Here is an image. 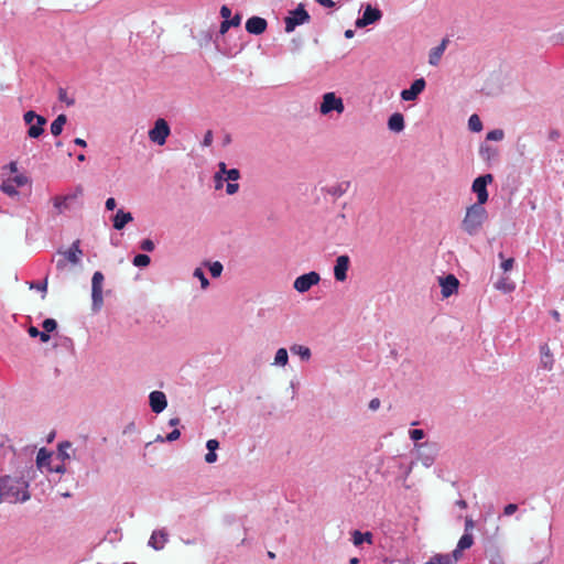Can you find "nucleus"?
Wrapping results in <instances>:
<instances>
[{"label": "nucleus", "instance_id": "1", "mask_svg": "<svg viewBox=\"0 0 564 564\" xmlns=\"http://www.w3.org/2000/svg\"><path fill=\"white\" fill-rule=\"evenodd\" d=\"M30 499L29 482L23 477H0V503L25 502Z\"/></svg>", "mask_w": 564, "mask_h": 564}, {"label": "nucleus", "instance_id": "2", "mask_svg": "<svg viewBox=\"0 0 564 564\" xmlns=\"http://www.w3.org/2000/svg\"><path fill=\"white\" fill-rule=\"evenodd\" d=\"M488 218V213L484 205L471 204L466 208L462 220V229L469 236H476L480 232L482 225Z\"/></svg>", "mask_w": 564, "mask_h": 564}, {"label": "nucleus", "instance_id": "3", "mask_svg": "<svg viewBox=\"0 0 564 564\" xmlns=\"http://www.w3.org/2000/svg\"><path fill=\"white\" fill-rule=\"evenodd\" d=\"M57 254L62 258L56 260V269L63 271L66 268L67 262L72 265H78L82 261L83 250L80 249V241L75 240L67 250H58Z\"/></svg>", "mask_w": 564, "mask_h": 564}, {"label": "nucleus", "instance_id": "4", "mask_svg": "<svg viewBox=\"0 0 564 564\" xmlns=\"http://www.w3.org/2000/svg\"><path fill=\"white\" fill-rule=\"evenodd\" d=\"M23 120L29 126L26 134L31 139L40 138L44 132V126L46 124L45 117L37 115L33 110L24 112Z\"/></svg>", "mask_w": 564, "mask_h": 564}, {"label": "nucleus", "instance_id": "5", "mask_svg": "<svg viewBox=\"0 0 564 564\" xmlns=\"http://www.w3.org/2000/svg\"><path fill=\"white\" fill-rule=\"evenodd\" d=\"M170 134H171L170 124L163 118L156 119L154 121L153 127L148 132L150 141L160 147H162L166 143V139Z\"/></svg>", "mask_w": 564, "mask_h": 564}, {"label": "nucleus", "instance_id": "6", "mask_svg": "<svg viewBox=\"0 0 564 564\" xmlns=\"http://www.w3.org/2000/svg\"><path fill=\"white\" fill-rule=\"evenodd\" d=\"M311 19L308 12L304 9L303 4H300L296 9L290 12V14L284 19L285 23V32H293L296 26L302 25L308 22Z\"/></svg>", "mask_w": 564, "mask_h": 564}, {"label": "nucleus", "instance_id": "7", "mask_svg": "<svg viewBox=\"0 0 564 564\" xmlns=\"http://www.w3.org/2000/svg\"><path fill=\"white\" fill-rule=\"evenodd\" d=\"M416 448L417 459L423 466L431 467L438 454V445L436 443L425 442L416 445Z\"/></svg>", "mask_w": 564, "mask_h": 564}, {"label": "nucleus", "instance_id": "8", "mask_svg": "<svg viewBox=\"0 0 564 564\" xmlns=\"http://www.w3.org/2000/svg\"><path fill=\"white\" fill-rule=\"evenodd\" d=\"M344 110V101L340 97H337L335 93H326L323 95V101L319 107V112L322 115H328L332 111L343 113Z\"/></svg>", "mask_w": 564, "mask_h": 564}, {"label": "nucleus", "instance_id": "9", "mask_svg": "<svg viewBox=\"0 0 564 564\" xmlns=\"http://www.w3.org/2000/svg\"><path fill=\"white\" fill-rule=\"evenodd\" d=\"M492 182L491 174L480 175L474 180L471 191L477 195V202L475 204L484 205L488 200L487 185Z\"/></svg>", "mask_w": 564, "mask_h": 564}, {"label": "nucleus", "instance_id": "10", "mask_svg": "<svg viewBox=\"0 0 564 564\" xmlns=\"http://www.w3.org/2000/svg\"><path fill=\"white\" fill-rule=\"evenodd\" d=\"M321 281V275L316 271H310L297 276L294 280L293 288L299 293H305L310 291L314 285H317Z\"/></svg>", "mask_w": 564, "mask_h": 564}, {"label": "nucleus", "instance_id": "11", "mask_svg": "<svg viewBox=\"0 0 564 564\" xmlns=\"http://www.w3.org/2000/svg\"><path fill=\"white\" fill-rule=\"evenodd\" d=\"M104 274L100 271H96L93 274L91 279V300H93V308L95 311L100 310L104 303L102 299V283H104Z\"/></svg>", "mask_w": 564, "mask_h": 564}, {"label": "nucleus", "instance_id": "12", "mask_svg": "<svg viewBox=\"0 0 564 564\" xmlns=\"http://www.w3.org/2000/svg\"><path fill=\"white\" fill-rule=\"evenodd\" d=\"M382 18V12L379 8L371 4L365 6L364 13L356 20V28L362 29L370 24L378 22Z\"/></svg>", "mask_w": 564, "mask_h": 564}, {"label": "nucleus", "instance_id": "13", "mask_svg": "<svg viewBox=\"0 0 564 564\" xmlns=\"http://www.w3.org/2000/svg\"><path fill=\"white\" fill-rule=\"evenodd\" d=\"M426 87V82L423 77L415 79L410 88L403 89L400 93V97L404 101H414L417 99L419 95L424 91Z\"/></svg>", "mask_w": 564, "mask_h": 564}, {"label": "nucleus", "instance_id": "14", "mask_svg": "<svg viewBox=\"0 0 564 564\" xmlns=\"http://www.w3.org/2000/svg\"><path fill=\"white\" fill-rule=\"evenodd\" d=\"M82 194V188L78 187L75 193L67 195H58L53 198L54 208L58 214L69 209L70 202L75 200Z\"/></svg>", "mask_w": 564, "mask_h": 564}, {"label": "nucleus", "instance_id": "15", "mask_svg": "<svg viewBox=\"0 0 564 564\" xmlns=\"http://www.w3.org/2000/svg\"><path fill=\"white\" fill-rule=\"evenodd\" d=\"M350 259L347 254L338 256L334 265V278L338 282H344L347 279V271L349 269Z\"/></svg>", "mask_w": 564, "mask_h": 564}, {"label": "nucleus", "instance_id": "16", "mask_svg": "<svg viewBox=\"0 0 564 564\" xmlns=\"http://www.w3.org/2000/svg\"><path fill=\"white\" fill-rule=\"evenodd\" d=\"M169 541V533L165 529L154 530L149 539L148 545L155 551L164 549Z\"/></svg>", "mask_w": 564, "mask_h": 564}, {"label": "nucleus", "instance_id": "17", "mask_svg": "<svg viewBox=\"0 0 564 564\" xmlns=\"http://www.w3.org/2000/svg\"><path fill=\"white\" fill-rule=\"evenodd\" d=\"M246 31L253 35L262 34L267 28L268 22L261 17H251L246 21Z\"/></svg>", "mask_w": 564, "mask_h": 564}, {"label": "nucleus", "instance_id": "18", "mask_svg": "<svg viewBox=\"0 0 564 564\" xmlns=\"http://www.w3.org/2000/svg\"><path fill=\"white\" fill-rule=\"evenodd\" d=\"M440 285L442 295L448 297L457 291L459 282L455 275L448 274L444 278H440Z\"/></svg>", "mask_w": 564, "mask_h": 564}, {"label": "nucleus", "instance_id": "19", "mask_svg": "<svg viewBox=\"0 0 564 564\" xmlns=\"http://www.w3.org/2000/svg\"><path fill=\"white\" fill-rule=\"evenodd\" d=\"M151 410L159 414L163 412L167 405L166 395L162 391H152L149 395Z\"/></svg>", "mask_w": 564, "mask_h": 564}, {"label": "nucleus", "instance_id": "20", "mask_svg": "<svg viewBox=\"0 0 564 564\" xmlns=\"http://www.w3.org/2000/svg\"><path fill=\"white\" fill-rule=\"evenodd\" d=\"M447 43H448V40L443 39L442 42L437 46L433 47L430 51V54H429V64L430 65L437 66L440 64V61L447 47Z\"/></svg>", "mask_w": 564, "mask_h": 564}, {"label": "nucleus", "instance_id": "21", "mask_svg": "<svg viewBox=\"0 0 564 564\" xmlns=\"http://www.w3.org/2000/svg\"><path fill=\"white\" fill-rule=\"evenodd\" d=\"M133 217L130 212H124L123 209H118L115 217H113V228L116 230H121L124 228V226L132 221Z\"/></svg>", "mask_w": 564, "mask_h": 564}, {"label": "nucleus", "instance_id": "22", "mask_svg": "<svg viewBox=\"0 0 564 564\" xmlns=\"http://www.w3.org/2000/svg\"><path fill=\"white\" fill-rule=\"evenodd\" d=\"M404 117L400 112L392 113L388 119V128L393 132H401L404 130Z\"/></svg>", "mask_w": 564, "mask_h": 564}, {"label": "nucleus", "instance_id": "23", "mask_svg": "<svg viewBox=\"0 0 564 564\" xmlns=\"http://www.w3.org/2000/svg\"><path fill=\"white\" fill-rule=\"evenodd\" d=\"M351 541L355 546H360L362 543L372 544L373 535L371 532H361L359 530H354L351 532Z\"/></svg>", "mask_w": 564, "mask_h": 564}, {"label": "nucleus", "instance_id": "24", "mask_svg": "<svg viewBox=\"0 0 564 564\" xmlns=\"http://www.w3.org/2000/svg\"><path fill=\"white\" fill-rule=\"evenodd\" d=\"M290 351L291 354L299 356L304 361H308L312 357L311 349L304 345L294 344L290 347Z\"/></svg>", "mask_w": 564, "mask_h": 564}, {"label": "nucleus", "instance_id": "25", "mask_svg": "<svg viewBox=\"0 0 564 564\" xmlns=\"http://www.w3.org/2000/svg\"><path fill=\"white\" fill-rule=\"evenodd\" d=\"M540 351H541V364L542 366L545 368V369H552L553 367V356L550 351V348L547 345H543L541 346L540 348Z\"/></svg>", "mask_w": 564, "mask_h": 564}, {"label": "nucleus", "instance_id": "26", "mask_svg": "<svg viewBox=\"0 0 564 564\" xmlns=\"http://www.w3.org/2000/svg\"><path fill=\"white\" fill-rule=\"evenodd\" d=\"M479 154L485 161H491L495 160L498 155V151L496 148L484 143L479 148Z\"/></svg>", "mask_w": 564, "mask_h": 564}, {"label": "nucleus", "instance_id": "27", "mask_svg": "<svg viewBox=\"0 0 564 564\" xmlns=\"http://www.w3.org/2000/svg\"><path fill=\"white\" fill-rule=\"evenodd\" d=\"M67 121L65 115H58L55 120L51 123V133L55 137L59 135L63 131V128Z\"/></svg>", "mask_w": 564, "mask_h": 564}, {"label": "nucleus", "instance_id": "28", "mask_svg": "<svg viewBox=\"0 0 564 564\" xmlns=\"http://www.w3.org/2000/svg\"><path fill=\"white\" fill-rule=\"evenodd\" d=\"M241 23V17L239 14H236L235 17H232L231 19H228V20H224L221 23H220V26H219V34L220 35H224L225 33L228 32V30L231 28V26H239Z\"/></svg>", "mask_w": 564, "mask_h": 564}, {"label": "nucleus", "instance_id": "29", "mask_svg": "<svg viewBox=\"0 0 564 564\" xmlns=\"http://www.w3.org/2000/svg\"><path fill=\"white\" fill-rule=\"evenodd\" d=\"M289 364V354L285 348H279L275 352L273 366L285 367Z\"/></svg>", "mask_w": 564, "mask_h": 564}, {"label": "nucleus", "instance_id": "30", "mask_svg": "<svg viewBox=\"0 0 564 564\" xmlns=\"http://www.w3.org/2000/svg\"><path fill=\"white\" fill-rule=\"evenodd\" d=\"M426 564H454V560L448 554L437 553L429 558Z\"/></svg>", "mask_w": 564, "mask_h": 564}, {"label": "nucleus", "instance_id": "31", "mask_svg": "<svg viewBox=\"0 0 564 564\" xmlns=\"http://www.w3.org/2000/svg\"><path fill=\"white\" fill-rule=\"evenodd\" d=\"M17 187L18 186L11 178L3 181L0 185V189L11 197L17 196L19 194Z\"/></svg>", "mask_w": 564, "mask_h": 564}, {"label": "nucleus", "instance_id": "32", "mask_svg": "<svg viewBox=\"0 0 564 564\" xmlns=\"http://www.w3.org/2000/svg\"><path fill=\"white\" fill-rule=\"evenodd\" d=\"M474 544V536L471 533H464L460 539L458 540V543H457V547L459 550H467L469 547H471V545Z\"/></svg>", "mask_w": 564, "mask_h": 564}, {"label": "nucleus", "instance_id": "33", "mask_svg": "<svg viewBox=\"0 0 564 564\" xmlns=\"http://www.w3.org/2000/svg\"><path fill=\"white\" fill-rule=\"evenodd\" d=\"M468 128L473 132H480L482 130V123L478 115L474 113L469 117Z\"/></svg>", "mask_w": 564, "mask_h": 564}, {"label": "nucleus", "instance_id": "34", "mask_svg": "<svg viewBox=\"0 0 564 564\" xmlns=\"http://www.w3.org/2000/svg\"><path fill=\"white\" fill-rule=\"evenodd\" d=\"M150 261H151V259L148 254L139 253V254L134 256L132 263L134 267L143 268V267L149 265Z\"/></svg>", "mask_w": 564, "mask_h": 564}, {"label": "nucleus", "instance_id": "35", "mask_svg": "<svg viewBox=\"0 0 564 564\" xmlns=\"http://www.w3.org/2000/svg\"><path fill=\"white\" fill-rule=\"evenodd\" d=\"M193 276L199 280L202 289L205 290L209 286V281L202 268H196L193 272Z\"/></svg>", "mask_w": 564, "mask_h": 564}, {"label": "nucleus", "instance_id": "36", "mask_svg": "<svg viewBox=\"0 0 564 564\" xmlns=\"http://www.w3.org/2000/svg\"><path fill=\"white\" fill-rule=\"evenodd\" d=\"M51 459V453L46 448H41L37 452L36 463L40 467L44 466Z\"/></svg>", "mask_w": 564, "mask_h": 564}, {"label": "nucleus", "instance_id": "37", "mask_svg": "<svg viewBox=\"0 0 564 564\" xmlns=\"http://www.w3.org/2000/svg\"><path fill=\"white\" fill-rule=\"evenodd\" d=\"M496 289L509 293L514 290V284L512 282H508L507 279L502 278L496 283Z\"/></svg>", "mask_w": 564, "mask_h": 564}, {"label": "nucleus", "instance_id": "38", "mask_svg": "<svg viewBox=\"0 0 564 564\" xmlns=\"http://www.w3.org/2000/svg\"><path fill=\"white\" fill-rule=\"evenodd\" d=\"M181 436V432L180 430L177 429H174L171 433H169L165 437H162L161 435H159L156 438H155V442H174L176 440H178Z\"/></svg>", "mask_w": 564, "mask_h": 564}, {"label": "nucleus", "instance_id": "39", "mask_svg": "<svg viewBox=\"0 0 564 564\" xmlns=\"http://www.w3.org/2000/svg\"><path fill=\"white\" fill-rule=\"evenodd\" d=\"M208 268L213 278L220 276L224 270V267L219 261L208 263Z\"/></svg>", "mask_w": 564, "mask_h": 564}, {"label": "nucleus", "instance_id": "40", "mask_svg": "<svg viewBox=\"0 0 564 564\" xmlns=\"http://www.w3.org/2000/svg\"><path fill=\"white\" fill-rule=\"evenodd\" d=\"M505 138V132L502 129H494L489 131L486 135L487 141H501Z\"/></svg>", "mask_w": 564, "mask_h": 564}, {"label": "nucleus", "instance_id": "41", "mask_svg": "<svg viewBox=\"0 0 564 564\" xmlns=\"http://www.w3.org/2000/svg\"><path fill=\"white\" fill-rule=\"evenodd\" d=\"M70 446L72 444L69 442H62L58 445V456H61L63 460L69 458V454L67 451L70 448Z\"/></svg>", "mask_w": 564, "mask_h": 564}, {"label": "nucleus", "instance_id": "42", "mask_svg": "<svg viewBox=\"0 0 564 564\" xmlns=\"http://www.w3.org/2000/svg\"><path fill=\"white\" fill-rule=\"evenodd\" d=\"M42 327H43L44 330H46L48 333H52V332H54L56 329L57 323L53 318H46V319L43 321Z\"/></svg>", "mask_w": 564, "mask_h": 564}, {"label": "nucleus", "instance_id": "43", "mask_svg": "<svg viewBox=\"0 0 564 564\" xmlns=\"http://www.w3.org/2000/svg\"><path fill=\"white\" fill-rule=\"evenodd\" d=\"M224 177L225 181L235 182L240 177V172L237 169H229Z\"/></svg>", "mask_w": 564, "mask_h": 564}, {"label": "nucleus", "instance_id": "44", "mask_svg": "<svg viewBox=\"0 0 564 564\" xmlns=\"http://www.w3.org/2000/svg\"><path fill=\"white\" fill-rule=\"evenodd\" d=\"M58 99L66 102L67 106L74 105V99L67 97V93L64 88L58 89Z\"/></svg>", "mask_w": 564, "mask_h": 564}, {"label": "nucleus", "instance_id": "45", "mask_svg": "<svg viewBox=\"0 0 564 564\" xmlns=\"http://www.w3.org/2000/svg\"><path fill=\"white\" fill-rule=\"evenodd\" d=\"M140 248L143 251L151 252V251L154 250L155 246H154V242L151 239H144V240L141 241Z\"/></svg>", "mask_w": 564, "mask_h": 564}, {"label": "nucleus", "instance_id": "46", "mask_svg": "<svg viewBox=\"0 0 564 564\" xmlns=\"http://www.w3.org/2000/svg\"><path fill=\"white\" fill-rule=\"evenodd\" d=\"M489 564H506V563H505L503 556L500 553L496 552L490 555Z\"/></svg>", "mask_w": 564, "mask_h": 564}, {"label": "nucleus", "instance_id": "47", "mask_svg": "<svg viewBox=\"0 0 564 564\" xmlns=\"http://www.w3.org/2000/svg\"><path fill=\"white\" fill-rule=\"evenodd\" d=\"M518 511V505L516 503H509L503 508L502 514L506 517H510Z\"/></svg>", "mask_w": 564, "mask_h": 564}, {"label": "nucleus", "instance_id": "48", "mask_svg": "<svg viewBox=\"0 0 564 564\" xmlns=\"http://www.w3.org/2000/svg\"><path fill=\"white\" fill-rule=\"evenodd\" d=\"M411 440L417 442L424 437V431L420 429L410 430Z\"/></svg>", "mask_w": 564, "mask_h": 564}, {"label": "nucleus", "instance_id": "49", "mask_svg": "<svg viewBox=\"0 0 564 564\" xmlns=\"http://www.w3.org/2000/svg\"><path fill=\"white\" fill-rule=\"evenodd\" d=\"M513 264H514V259L513 258H508V259H503L502 260L500 267H501V269L505 272H508V271H510L513 268Z\"/></svg>", "mask_w": 564, "mask_h": 564}, {"label": "nucleus", "instance_id": "50", "mask_svg": "<svg viewBox=\"0 0 564 564\" xmlns=\"http://www.w3.org/2000/svg\"><path fill=\"white\" fill-rule=\"evenodd\" d=\"M18 187H21L28 183V177L24 175H15L11 178Z\"/></svg>", "mask_w": 564, "mask_h": 564}, {"label": "nucleus", "instance_id": "51", "mask_svg": "<svg viewBox=\"0 0 564 564\" xmlns=\"http://www.w3.org/2000/svg\"><path fill=\"white\" fill-rule=\"evenodd\" d=\"M239 189V185L237 183H234V182H228L227 183V186H226V192L228 195H234L238 192Z\"/></svg>", "mask_w": 564, "mask_h": 564}, {"label": "nucleus", "instance_id": "52", "mask_svg": "<svg viewBox=\"0 0 564 564\" xmlns=\"http://www.w3.org/2000/svg\"><path fill=\"white\" fill-rule=\"evenodd\" d=\"M219 447V442L215 438L208 440L206 443V448L209 452H216V449Z\"/></svg>", "mask_w": 564, "mask_h": 564}, {"label": "nucleus", "instance_id": "53", "mask_svg": "<svg viewBox=\"0 0 564 564\" xmlns=\"http://www.w3.org/2000/svg\"><path fill=\"white\" fill-rule=\"evenodd\" d=\"M214 181H215V188L220 189L224 185L225 177L223 175H220V173H216Z\"/></svg>", "mask_w": 564, "mask_h": 564}, {"label": "nucleus", "instance_id": "54", "mask_svg": "<svg viewBox=\"0 0 564 564\" xmlns=\"http://www.w3.org/2000/svg\"><path fill=\"white\" fill-rule=\"evenodd\" d=\"M463 550H459L457 546L452 553H447L451 558L454 560V564L458 562V560L462 557Z\"/></svg>", "mask_w": 564, "mask_h": 564}, {"label": "nucleus", "instance_id": "55", "mask_svg": "<svg viewBox=\"0 0 564 564\" xmlns=\"http://www.w3.org/2000/svg\"><path fill=\"white\" fill-rule=\"evenodd\" d=\"M31 289H36V290H40V291L46 292V289H47V280L45 279L43 282L32 283V284H31Z\"/></svg>", "mask_w": 564, "mask_h": 564}, {"label": "nucleus", "instance_id": "56", "mask_svg": "<svg viewBox=\"0 0 564 564\" xmlns=\"http://www.w3.org/2000/svg\"><path fill=\"white\" fill-rule=\"evenodd\" d=\"M218 456L216 454V452H209L205 455V462L208 463V464H213L217 460Z\"/></svg>", "mask_w": 564, "mask_h": 564}, {"label": "nucleus", "instance_id": "57", "mask_svg": "<svg viewBox=\"0 0 564 564\" xmlns=\"http://www.w3.org/2000/svg\"><path fill=\"white\" fill-rule=\"evenodd\" d=\"M117 206L116 199L113 197L107 198L105 203V207L107 210H113Z\"/></svg>", "mask_w": 564, "mask_h": 564}, {"label": "nucleus", "instance_id": "58", "mask_svg": "<svg viewBox=\"0 0 564 564\" xmlns=\"http://www.w3.org/2000/svg\"><path fill=\"white\" fill-rule=\"evenodd\" d=\"M220 15L224 18V20L231 19V10L227 6H223L220 8Z\"/></svg>", "mask_w": 564, "mask_h": 564}, {"label": "nucleus", "instance_id": "59", "mask_svg": "<svg viewBox=\"0 0 564 564\" xmlns=\"http://www.w3.org/2000/svg\"><path fill=\"white\" fill-rule=\"evenodd\" d=\"M475 523L471 518L465 519V533H470V531L474 529Z\"/></svg>", "mask_w": 564, "mask_h": 564}, {"label": "nucleus", "instance_id": "60", "mask_svg": "<svg viewBox=\"0 0 564 564\" xmlns=\"http://www.w3.org/2000/svg\"><path fill=\"white\" fill-rule=\"evenodd\" d=\"M213 142V133L212 131H207L203 139V145L208 147Z\"/></svg>", "mask_w": 564, "mask_h": 564}, {"label": "nucleus", "instance_id": "61", "mask_svg": "<svg viewBox=\"0 0 564 564\" xmlns=\"http://www.w3.org/2000/svg\"><path fill=\"white\" fill-rule=\"evenodd\" d=\"M315 1L324 8H333L335 6V2L333 0H315Z\"/></svg>", "mask_w": 564, "mask_h": 564}, {"label": "nucleus", "instance_id": "62", "mask_svg": "<svg viewBox=\"0 0 564 564\" xmlns=\"http://www.w3.org/2000/svg\"><path fill=\"white\" fill-rule=\"evenodd\" d=\"M380 406V400L375 398L372 399L370 402H369V409L372 410V411H376L378 410Z\"/></svg>", "mask_w": 564, "mask_h": 564}, {"label": "nucleus", "instance_id": "63", "mask_svg": "<svg viewBox=\"0 0 564 564\" xmlns=\"http://www.w3.org/2000/svg\"><path fill=\"white\" fill-rule=\"evenodd\" d=\"M48 334H50V333H48V332H46V330H42V332L40 330V334H39V336H37V337H40V340H41L42 343H47V341L50 340V338H51V336H50Z\"/></svg>", "mask_w": 564, "mask_h": 564}, {"label": "nucleus", "instance_id": "64", "mask_svg": "<svg viewBox=\"0 0 564 564\" xmlns=\"http://www.w3.org/2000/svg\"><path fill=\"white\" fill-rule=\"evenodd\" d=\"M28 333H29V335H30L31 337L35 338V337H37V336H39L40 330H39V328H37V327H35V326H31V327H29Z\"/></svg>", "mask_w": 564, "mask_h": 564}]
</instances>
